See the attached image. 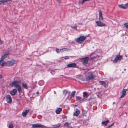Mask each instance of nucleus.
Segmentation results:
<instances>
[{
  "mask_svg": "<svg viewBox=\"0 0 128 128\" xmlns=\"http://www.w3.org/2000/svg\"><path fill=\"white\" fill-rule=\"evenodd\" d=\"M21 82L20 81L14 80L12 83L11 86H12L15 87L16 88L20 86L19 84L21 83Z\"/></svg>",
  "mask_w": 128,
  "mask_h": 128,
  "instance_id": "1",
  "label": "nucleus"
},
{
  "mask_svg": "<svg viewBox=\"0 0 128 128\" xmlns=\"http://www.w3.org/2000/svg\"><path fill=\"white\" fill-rule=\"evenodd\" d=\"M86 39V37L85 36H80L78 38H76L75 40L77 42L82 43Z\"/></svg>",
  "mask_w": 128,
  "mask_h": 128,
  "instance_id": "2",
  "label": "nucleus"
},
{
  "mask_svg": "<svg viewBox=\"0 0 128 128\" xmlns=\"http://www.w3.org/2000/svg\"><path fill=\"white\" fill-rule=\"evenodd\" d=\"M81 60L83 61V64L84 65L88 66L90 65V64L88 62V57L83 58Z\"/></svg>",
  "mask_w": 128,
  "mask_h": 128,
  "instance_id": "3",
  "label": "nucleus"
},
{
  "mask_svg": "<svg viewBox=\"0 0 128 128\" xmlns=\"http://www.w3.org/2000/svg\"><path fill=\"white\" fill-rule=\"evenodd\" d=\"M17 62V61L15 60H12L7 62V66H12L14 65Z\"/></svg>",
  "mask_w": 128,
  "mask_h": 128,
  "instance_id": "4",
  "label": "nucleus"
},
{
  "mask_svg": "<svg viewBox=\"0 0 128 128\" xmlns=\"http://www.w3.org/2000/svg\"><path fill=\"white\" fill-rule=\"evenodd\" d=\"M97 26L100 27L106 26V25L104 23L100 21H98L96 22Z\"/></svg>",
  "mask_w": 128,
  "mask_h": 128,
  "instance_id": "5",
  "label": "nucleus"
},
{
  "mask_svg": "<svg viewBox=\"0 0 128 128\" xmlns=\"http://www.w3.org/2000/svg\"><path fill=\"white\" fill-rule=\"evenodd\" d=\"M122 59V57L120 55H118L116 56L115 58L113 61L114 63L116 62L118 60H121Z\"/></svg>",
  "mask_w": 128,
  "mask_h": 128,
  "instance_id": "6",
  "label": "nucleus"
},
{
  "mask_svg": "<svg viewBox=\"0 0 128 128\" xmlns=\"http://www.w3.org/2000/svg\"><path fill=\"white\" fill-rule=\"evenodd\" d=\"M118 7L121 8L125 9L127 8L128 7V2L126 4H118Z\"/></svg>",
  "mask_w": 128,
  "mask_h": 128,
  "instance_id": "7",
  "label": "nucleus"
},
{
  "mask_svg": "<svg viewBox=\"0 0 128 128\" xmlns=\"http://www.w3.org/2000/svg\"><path fill=\"white\" fill-rule=\"evenodd\" d=\"M32 126L33 128H44V126L41 124H33Z\"/></svg>",
  "mask_w": 128,
  "mask_h": 128,
  "instance_id": "8",
  "label": "nucleus"
},
{
  "mask_svg": "<svg viewBox=\"0 0 128 128\" xmlns=\"http://www.w3.org/2000/svg\"><path fill=\"white\" fill-rule=\"evenodd\" d=\"M128 90L127 89H124L122 91V93L120 96V98H122L124 97L126 95V91Z\"/></svg>",
  "mask_w": 128,
  "mask_h": 128,
  "instance_id": "9",
  "label": "nucleus"
},
{
  "mask_svg": "<svg viewBox=\"0 0 128 128\" xmlns=\"http://www.w3.org/2000/svg\"><path fill=\"white\" fill-rule=\"evenodd\" d=\"M6 100L7 102L9 103H11L12 102V98L10 95H8L6 97Z\"/></svg>",
  "mask_w": 128,
  "mask_h": 128,
  "instance_id": "10",
  "label": "nucleus"
},
{
  "mask_svg": "<svg viewBox=\"0 0 128 128\" xmlns=\"http://www.w3.org/2000/svg\"><path fill=\"white\" fill-rule=\"evenodd\" d=\"M99 12V20L100 21H102L103 20V17L102 16V14L101 10H98Z\"/></svg>",
  "mask_w": 128,
  "mask_h": 128,
  "instance_id": "11",
  "label": "nucleus"
},
{
  "mask_svg": "<svg viewBox=\"0 0 128 128\" xmlns=\"http://www.w3.org/2000/svg\"><path fill=\"white\" fill-rule=\"evenodd\" d=\"M95 77V76L94 75H93L91 73H90L87 78V79L88 80H90L94 79Z\"/></svg>",
  "mask_w": 128,
  "mask_h": 128,
  "instance_id": "12",
  "label": "nucleus"
},
{
  "mask_svg": "<svg viewBox=\"0 0 128 128\" xmlns=\"http://www.w3.org/2000/svg\"><path fill=\"white\" fill-rule=\"evenodd\" d=\"M9 54V52H7L2 55L0 58L1 60H3L6 58Z\"/></svg>",
  "mask_w": 128,
  "mask_h": 128,
  "instance_id": "13",
  "label": "nucleus"
},
{
  "mask_svg": "<svg viewBox=\"0 0 128 128\" xmlns=\"http://www.w3.org/2000/svg\"><path fill=\"white\" fill-rule=\"evenodd\" d=\"M7 66V62H6L3 60L0 59V66Z\"/></svg>",
  "mask_w": 128,
  "mask_h": 128,
  "instance_id": "14",
  "label": "nucleus"
},
{
  "mask_svg": "<svg viewBox=\"0 0 128 128\" xmlns=\"http://www.w3.org/2000/svg\"><path fill=\"white\" fill-rule=\"evenodd\" d=\"M16 89L14 88L10 91V93L12 95L14 96L16 93Z\"/></svg>",
  "mask_w": 128,
  "mask_h": 128,
  "instance_id": "15",
  "label": "nucleus"
},
{
  "mask_svg": "<svg viewBox=\"0 0 128 128\" xmlns=\"http://www.w3.org/2000/svg\"><path fill=\"white\" fill-rule=\"evenodd\" d=\"M80 113V111L78 109L76 108V109L75 112H74L73 115L76 116H77L79 115Z\"/></svg>",
  "mask_w": 128,
  "mask_h": 128,
  "instance_id": "16",
  "label": "nucleus"
},
{
  "mask_svg": "<svg viewBox=\"0 0 128 128\" xmlns=\"http://www.w3.org/2000/svg\"><path fill=\"white\" fill-rule=\"evenodd\" d=\"M76 66V64L74 63L70 64L67 65V67L69 68L75 67Z\"/></svg>",
  "mask_w": 128,
  "mask_h": 128,
  "instance_id": "17",
  "label": "nucleus"
},
{
  "mask_svg": "<svg viewBox=\"0 0 128 128\" xmlns=\"http://www.w3.org/2000/svg\"><path fill=\"white\" fill-rule=\"evenodd\" d=\"M109 121L107 120L105 121H103L102 122V126L104 125L105 126H106L107 124L109 123Z\"/></svg>",
  "mask_w": 128,
  "mask_h": 128,
  "instance_id": "18",
  "label": "nucleus"
},
{
  "mask_svg": "<svg viewBox=\"0 0 128 128\" xmlns=\"http://www.w3.org/2000/svg\"><path fill=\"white\" fill-rule=\"evenodd\" d=\"M29 112V110H26L25 112H22V115L23 116L25 117L26 116L27 114Z\"/></svg>",
  "mask_w": 128,
  "mask_h": 128,
  "instance_id": "19",
  "label": "nucleus"
},
{
  "mask_svg": "<svg viewBox=\"0 0 128 128\" xmlns=\"http://www.w3.org/2000/svg\"><path fill=\"white\" fill-rule=\"evenodd\" d=\"M90 0H82L81 1H80L79 2V4H83L86 1H89Z\"/></svg>",
  "mask_w": 128,
  "mask_h": 128,
  "instance_id": "20",
  "label": "nucleus"
},
{
  "mask_svg": "<svg viewBox=\"0 0 128 128\" xmlns=\"http://www.w3.org/2000/svg\"><path fill=\"white\" fill-rule=\"evenodd\" d=\"M62 110V109L61 108H59L56 110V114H59L60 113V112Z\"/></svg>",
  "mask_w": 128,
  "mask_h": 128,
  "instance_id": "21",
  "label": "nucleus"
},
{
  "mask_svg": "<svg viewBox=\"0 0 128 128\" xmlns=\"http://www.w3.org/2000/svg\"><path fill=\"white\" fill-rule=\"evenodd\" d=\"M88 96V94L86 92H84L83 93V97L84 98H87Z\"/></svg>",
  "mask_w": 128,
  "mask_h": 128,
  "instance_id": "22",
  "label": "nucleus"
},
{
  "mask_svg": "<svg viewBox=\"0 0 128 128\" xmlns=\"http://www.w3.org/2000/svg\"><path fill=\"white\" fill-rule=\"evenodd\" d=\"M22 86L24 88H25L27 89L28 88V86H27V84L23 82L22 83Z\"/></svg>",
  "mask_w": 128,
  "mask_h": 128,
  "instance_id": "23",
  "label": "nucleus"
},
{
  "mask_svg": "<svg viewBox=\"0 0 128 128\" xmlns=\"http://www.w3.org/2000/svg\"><path fill=\"white\" fill-rule=\"evenodd\" d=\"M70 93V92H68L66 90H64L63 91V94L64 96H65L68 93L69 94Z\"/></svg>",
  "mask_w": 128,
  "mask_h": 128,
  "instance_id": "24",
  "label": "nucleus"
},
{
  "mask_svg": "<svg viewBox=\"0 0 128 128\" xmlns=\"http://www.w3.org/2000/svg\"><path fill=\"white\" fill-rule=\"evenodd\" d=\"M75 93L76 92L75 91H73L72 92L70 95V98H72L74 96Z\"/></svg>",
  "mask_w": 128,
  "mask_h": 128,
  "instance_id": "25",
  "label": "nucleus"
},
{
  "mask_svg": "<svg viewBox=\"0 0 128 128\" xmlns=\"http://www.w3.org/2000/svg\"><path fill=\"white\" fill-rule=\"evenodd\" d=\"M8 128H14L13 124L12 123H10L8 125Z\"/></svg>",
  "mask_w": 128,
  "mask_h": 128,
  "instance_id": "26",
  "label": "nucleus"
},
{
  "mask_svg": "<svg viewBox=\"0 0 128 128\" xmlns=\"http://www.w3.org/2000/svg\"><path fill=\"white\" fill-rule=\"evenodd\" d=\"M99 83L100 84L103 85L104 87L106 86V84L105 82H104L102 81H100L99 82Z\"/></svg>",
  "mask_w": 128,
  "mask_h": 128,
  "instance_id": "27",
  "label": "nucleus"
},
{
  "mask_svg": "<svg viewBox=\"0 0 128 128\" xmlns=\"http://www.w3.org/2000/svg\"><path fill=\"white\" fill-rule=\"evenodd\" d=\"M52 126L54 128H59L60 126V124H56L52 125Z\"/></svg>",
  "mask_w": 128,
  "mask_h": 128,
  "instance_id": "28",
  "label": "nucleus"
},
{
  "mask_svg": "<svg viewBox=\"0 0 128 128\" xmlns=\"http://www.w3.org/2000/svg\"><path fill=\"white\" fill-rule=\"evenodd\" d=\"M17 88L19 93L20 94H21L22 92V90L21 89L20 86Z\"/></svg>",
  "mask_w": 128,
  "mask_h": 128,
  "instance_id": "29",
  "label": "nucleus"
},
{
  "mask_svg": "<svg viewBox=\"0 0 128 128\" xmlns=\"http://www.w3.org/2000/svg\"><path fill=\"white\" fill-rule=\"evenodd\" d=\"M70 27L72 28L76 29V30H77V26L76 25L72 26H71Z\"/></svg>",
  "mask_w": 128,
  "mask_h": 128,
  "instance_id": "30",
  "label": "nucleus"
},
{
  "mask_svg": "<svg viewBox=\"0 0 128 128\" xmlns=\"http://www.w3.org/2000/svg\"><path fill=\"white\" fill-rule=\"evenodd\" d=\"M68 49L66 48H63L60 49V51L61 52H62Z\"/></svg>",
  "mask_w": 128,
  "mask_h": 128,
  "instance_id": "31",
  "label": "nucleus"
},
{
  "mask_svg": "<svg viewBox=\"0 0 128 128\" xmlns=\"http://www.w3.org/2000/svg\"><path fill=\"white\" fill-rule=\"evenodd\" d=\"M82 98L81 97L79 96H76V100H80Z\"/></svg>",
  "mask_w": 128,
  "mask_h": 128,
  "instance_id": "32",
  "label": "nucleus"
},
{
  "mask_svg": "<svg viewBox=\"0 0 128 128\" xmlns=\"http://www.w3.org/2000/svg\"><path fill=\"white\" fill-rule=\"evenodd\" d=\"M124 26L127 28H128V22L125 23L124 25Z\"/></svg>",
  "mask_w": 128,
  "mask_h": 128,
  "instance_id": "33",
  "label": "nucleus"
},
{
  "mask_svg": "<svg viewBox=\"0 0 128 128\" xmlns=\"http://www.w3.org/2000/svg\"><path fill=\"white\" fill-rule=\"evenodd\" d=\"M56 51L57 52V53H60V50L58 48H56Z\"/></svg>",
  "mask_w": 128,
  "mask_h": 128,
  "instance_id": "34",
  "label": "nucleus"
},
{
  "mask_svg": "<svg viewBox=\"0 0 128 128\" xmlns=\"http://www.w3.org/2000/svg\"><path fill=\"white\" fill-rule=\"evenodd\" d=\"M70 123L66 122L64 124V125L65 126H67L68 125H70Z\"/></svg>",
  "mask_w": 128,
  "mask_h": 128,
  "instance_id": "35",
  "label": "nucleus"
},
{
  "mask_svg": "<svg viewBox=\"0 0 128 128\" xmlns=\"http://www.w3.org/2000/svg\"><path fill=\"white\" fill-rule=\"evenodd\" d=\"M114 123H113L111 125H110V126H108V128H110V127H111L112 126H113V125H114Z\"/></svg>",
  "mask_w": 128,
  "mask_h": 128,
  "instance_id": "36",
  "label": "nucleus"
},
{
  "mask_svg": "<svg viewBox=\"0 0 128 128\" xmlns=\"http://www.w3.org/2000/svg\"><path fill=\"white\" fill-rule=\"evenodd\" d=\"M0 81L2 80L3 81V80L4 79H3L2 78V76L0 75Z\"/></svg>",
  "mask_w": 128,
  "mask_h": 128,
  "instance_id": "37",
  "label": "nucleus"
},
{
  "mask_svg": "<svg viewBox=\"0 0 128 128\" xmlns=\"http://www.w3.org/2000/svg\"><path fill=\"white\" fill-rule=\"evenodd\" d=\"M56 0L58 2V3H60L61 2V0Z\"/></svg>",
  "mask_w": 128,
  "mask_h": 128,
  "instance_id": "38",
  "label": "nucleus"
},
{
  "mask_svg": "<svg viewBox=\"0 0 128 128\" xmlns=\"http://www.w3.org/2000/svg\"><path fill=\"white\" fill-rule=\"evenodd\" d=\"M69 57L68 56H65V57H64V58L65 59H68V58H69Z\"/></svg>",
  "mask_w": 128,
  "mask_h": 128,
  "instance_id": "39",
  "label": "nucleus"
},
{
  "mask_svg": "<svg viewBox=\"0 0 128 128\" xmlns=\"http://www.w3.org/2000/svg\"><path fill=\"white\" fill-rule=\"evenodd\" d=\"M3 44V42L0 40V44Z\"/></svg>",
  "mask_w": 128,
  "mask_h": 128,
  "instance_id": "40",
  "label": "nucleus"
},
{
  "mask_svg": "<svg viewBox=\"0 0 128 128\" xmlns=\"http://www.w3.org/2000/svg\"><path fill=\"white\" fill-rule=\"evenodd\" d=\"M39 94V92H36V94Z\"/></svg>",
  "mask_w": 128,
  "mask_h": 128,
  "instance_id": "41",
  "label": "nucleus"
},
{
  "mask_svg": "<svg viewBox=\"0 0 128 128\" xmlns=\"http://www.w3.org/2000/svg\"><path fill=\"white\" fill-rule=\"evenodd\" d=\"M114 103H115V102H113V104H114Z\"/></svg>",
  "mask_w": 128,
  "mask_h": 128,
  "instance_id": "42",
  "label": "nucleus"
}]
</instances>
